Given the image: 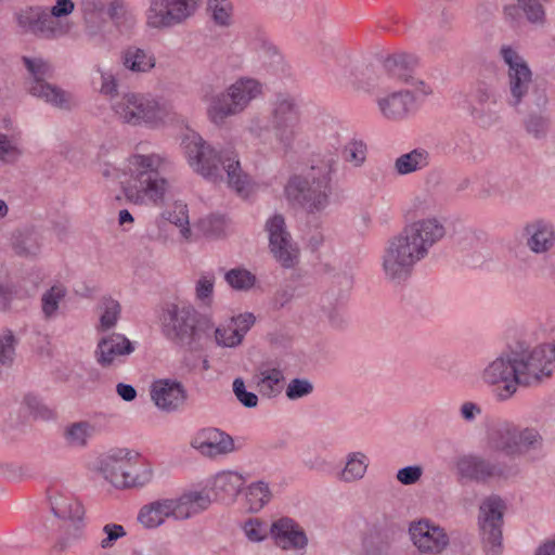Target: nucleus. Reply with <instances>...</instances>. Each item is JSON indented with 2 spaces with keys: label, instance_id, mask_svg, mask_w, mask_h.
<instances>
[{
  "label": "nucleus",
  "instance_id": "obj_1",
  "mask_svg": "<svg viewBox=\"0 0 555 555\" xmlns=\"http://www.w3.org/2000/svg\"><path fill=\"white\" fill-rule=\"evenodd\" d=\"M446 235L444 225L436 218L415 221L390 237L383 250L382 269L387 281L401 284L413 273L417 262Z\"/></svg>",
  "mask_w": 555,
  "mask_h": 555
},
{
  "label": "nucleus",
  "instance_id": "obj_2",
  "mask_svg": "<svg viewBox=\"0 0 555 555\" xmlns=\"http://www.w3.org/2000/svg\"><path fill=\"white\" fill-rule=\"evenodd\" d=\"M181 145L189 165L196 173L214 183L225 180L238 194L246 190L248 176L243 172L235 152L217 151L193 130L183 134Z\"/></svg>",
  "mask_w": 555,
  "mask_h": 555
},
{
  "label": "nucleus",
  "instance_id": "obj_3",
  "mask_svg": "<svg viewBox=\"0 0 555 555\" xmlns=\"http://www.w3.org/2000/svg\"><path fill=\"white\" fill-rule=\"evenodd\" d=\"M171 162L157 153H134L127 159L130 182L124 188L126 198L137 205H162L169 189L166 177Z\"/></svg>",
  "mask_w": 555,
  "mask_h": 555
},
{
  "label": "nucleus",
  "instance_id": "obj_4",
  "mask_svg": "<svg viewBox=\"0 0 555 555\" xmlns=\"http://www.w3.org/2000/svg\"><path fill=\"white\" fill-rule=\"evenodd\" d=\"M338 156L326 153L313 162L302 175L289 178L285 194L289 202L299 205L308 214H319L330 204L332 176L337 171Z\"/></svg>",
  "mask_w": 555,
  "mask_h": 555
},
{
  "label": "nucleus",
  "instance_id": "obj_5",
  "mask_svg": "<svg viewBox=\"0 0 555 555\" xmlns=\"http://www.w3.org/2000/svg\"><path fill=\"white\" fill-rule=\"evenodd\" d=\"M162 322L164 335L189 350L197 349L202 338L212 335L211 318L199 313L192 306L168 305L163 312Z\"/></svg>",
  "mask_w": 555,
  "mask_h": 555
},
{
  "label": "nucleus",
  "instance_id": "obj_6",
  "mask_svg": "<svg viewBox=\"0 0 555 555\" xmlns=\"http://www.w3.org/2000/svg\"><path fill=\"white\" fill-rule=\"evenodd\" d=\"M519 386L532 387L550 378L555 370V345L530 348L525 343L512 347Z\"/></svg>",
  "mask_w": 555,
  "mask_h": 555
},
{
  "label": "nucleus",
  "instance_id": "obj_7",
  "mask_svg": "<svg viewBox=\"0 0 555 555\" xmlns=\"http://www.w3.org/2000/svg\"><path fill=\"white\" fill-rule=\"evenodd\" d=\"M261 92V85L251 78H242L227 91L211 99L208 114L214 124H222L225 118L243 112L249 102Z\"/></svg>",
  "mask_w": 555,
  "mask_h": 555
},
{
  "label": "nucleus",
  "instance_id": "obj_8",
  "mask_svg": "<svg viewBox=\"0 0 555 555\" xmlns=\"http://www.w3.org/2000/svg\"><path fill=\"white\" fill-rule=\"evenodd\" d=\"M22 62L33 80L28 87L31 95L42 99L48 104L59 108L69 111L75 105L73 95L59 88L48 83L47 78L52 77V66L41 57L23 56Z\"/></svg>",
  "mask_w": 555,
  "mask_h": 555
},
{
  "label": "nucleus",
  "instance_id": "obj_9",
  "mask_svg": "<svg viewBox=\"0 0 555 555\" xmlns=\"http://www.w3.org/2000/svg\"><path fill=\"white\" fill-rule=\"evenodd\" d=\"M204 0H149L146 23L151 28L168 29L193 17Z\"/></svg>",
  "mask_w": 555,
  "mask_h": 555
},
{
  "label": "nucleus",
  "instance_id": "obj_10",
  "mask_svg": "<svg viewBox=\"0 0 555 555\" xmlns=\"http://www.w3.org/2000/svg\"><path fill=\"white\" fill-rule=\"evenodd\" d=\"M492 441L498 451L509 456L526 455L543 446V437L535 428H520L507 423L495 429Z\"/></svg>",
  "mask_w": 555,
  "mask_h": 555
},
{
  "label": "nucleus",
  "instance_id": "obj_11",
  "mask_svg": "<svg viewBox=\"0 0 555 555\" xmlns=\"http://www.w3.org/2000/svg\"><path fill=\"white\" fill-rule=\"evenodd\" d=\"M505 504L498 495L487 498L479 507V530L486 555H501Z\"/></svg>",
  "mask_w": 555,
  "mask_h": 555
},
{
  "label": "nucleus",
  "instance_id": "obj_12",
  "mask_svg": "<svg viewBox=\"0 0 555 555\" xmlns=\"http://www.w3.org/2000/svg\"><path fill=\"white\" fill-rule=\"evenodd\" d=\"M115 116L124 124L139 126L156 124L162 119L157 101L138 93H126L112 103Z\"/></svg>",
  "mask_w": 555,
  "mask_h": 555
},
{
  "label": "nucleus",
  "instance_id": "obj_13",
  "mask_svg": "<svg viewBox=\"0 0 555 555\" xmlns=\"http://www.w3.org/2000/svg\"><path fill=\"white\" fill-rule=\"evenodd\" d=\"M512 347L503 351L493 361L488 363L481 373V379L489 386H496L494 390L499 401L511 399L517 391L516 365L514 362Z\"/></svg>",
  "mask_w": 555,
  "mask_h": 555
},
{
  "label": "nucleus",
  "instance_id": "obj_14",
  "mask_svg": "<svg viewBox=\"0 0 555 555\" xmlns=\"http://www.w3.org/2000/svg\"><path fill=\"white\" fill-rule=\"evenodd\" d=\"M274 138L284 152L292 150L299 132V111L295 101L287 96L278 98L271 118Z\"/></svg>",
  "mask_w": 555,
  "mask_h": 555
},
{
  "label": "nucleus",
  "instance_id": "obj_15",
  "mask_svg": "<svg viewBox=\"0 0 555 555\" xmlns=\"http://www.w3.org/2000/svg\"><path fill=\"white\" fill-rule=\"evenodd\" d=\"M266 230L269 233V247L275 260L285 269L294 268L298 263L299 249L286 229L284 217L275 214L266 222Z\"/></svg>",
  "mask_w": 555,
  "mask_h": 555
},
{
  "label": "nucleus",
  "instance_id": "obj_16",
  "mask_svg": "<svg viewBox=\"0 0 555 555\" xmlns=\"http://www.w3.org/2000/svg\"><path fill=\"white\" fill-rule=\"evenodd\" d=\"M455 469L461 480L476 483H488L493 479L506 477L505 466L501 462L475 453L459 456Z\"/></svg>",
  "mask_w": 555,
  "mask_h": 555
},
{
  "label": "nucleus",
  "instance_id": "obj_17",
  "mask_svg": "<svg viewBox=\"0 0 555 555\" xmlns=\"http://www.w3.org/2000/svg\"><path fill=\"white\" fill-rule=\"evenodd\" d=\"M500 54L508 66V87L511 96L508 103L517 107L528 94L532 85V73L524 60L512 47L503 46Z\"/></svg>",
  "mask_w": 555,
  "mask_h": 555
},
{
  "label": "nucleus",
  "instance_id": "obj_18",
  "mask_svg": "<svg viewBox=\"0 0 555 555\" xmlns=\"http://www.w3.org/2000/svg\"><path fill=\"white\" fill-rule=\"evenodd\" d=\"M409 534L414 546L423 554H440L450 543L446 530L428 519L412 521Z\"/></svg>",
  "mask_w": 555,
  "mask_h": 555
},
{
  "label": "nucleus",
  "instance_id": "obj_19",
  "mask_svg": "<svg viewBox=\"0 0 555 555\" xmlns=\"http://www.w3.org/2000/svg\"><path fill=\"white\" fill-rule=\"evenodd\" d=\"M17 24L24 31L44 39H55L67 33L66 27L40 7L30 8L18 14Z\"/></svg>",
  "mask_w": 555,
  "mask_h": 555
},
{
  "label": "nucleus",
  "instance_id": "obj_20",
  "mask_svg": "<svg viewBox=\"0 0 555 555\" xmlns=\"http://www.w3.org/2000/svg\"><path fill=\"white\" fill-rule=\"evenodd\" d=\"M150 392L154 404L166 413L182 410L189 397L183 384L170 378L155 380L151 386Z\"/></svg>",
  "mask_w": 555,
  "mask_h": 555
},
{
  "label": "nucleus",
  "instance_id": "obj_21",
  "mask_svg": "<svg viewBox=\"0 0 555 555\" xmlns=\"http://www.w3.org/2000/svg\"><path fill=\"white\" fill-rule=\"evenodd\" d=\"M417 63L418 59L414 54L397 52L384 61V68L389 77L414 87L425 95L430 94L431 89L423 80L414 77Z\"/></svg>",
  "mask_w": 555,
  "mask_h": 555
},
{
  "label": "nucleus",
  "instance_id": "obj_22",
  "mask_svg": "<svg viewBox=\"0 0 555 555\" xmlns=\"http://www.w3.org/2000/svg\"><path fill=\"white\" fill-rule=\"evenodd\" d=\"M133 351V344L125 335L112 333L98 341L94 358L101 367L109 369L120 364L122 358Z\"/></svg>",
  "mask_w": 555,
  "mask_h": 555
},
{
  "label": "nucleus",
  "instance_id": "obj_23",
  "mask_svg": "<svg viewBox=\"0 0 555 555\" xmlns=\"http://www.w3.org/2000/svg\"><path fill=\"white\" fill-rule=\"evenodd\" d=\"M526 246L535 255H544L555 247V224L546 218H534L522 229Z\"/></svg>",
  "mask_w": 555,
  "mask_h": 555
},
{
  "label": "nucleus",
  "instance_id": "obj_24",
  "mask_svg": "<svg viewBox=\"0 0 555 555\" xmlns=\"http://www.w3.org/2000/svg\"><path fill=\"white\" fill-rule=\"evenodd\" d=\"M498 106V98L495 92L485 86L479 85L472 94L470 115L474 120L481 127H491L500 119Z\"/></svg>",
  "mask_w": 555,
  "mask_h": 555
},
{
  "label": "nucleus",
  "instance_id": "obj_25",
  "mask_svg": "<svg viewBox=\"0 0 555 555\" xmlns=\"http://www.w3.org/2000/svg\"><path fill=\"white\" fill-rule=\"evenodd\" d=\"M256 318L253 313L246 312L233 317L229 324L214 326L212 335L218 346L235 348L242 344L244 336L254 325Z\"/></svg>",
  "mask_w": 555,
  "mask_h": 555
},
{
  "label": "nucleus",
  "instance_id": "obj_26",
  "mask_svg": "<svg viewBox=\"0 0 555 555\" xmlns=\"http://www.w3.org/2000/svg\"><path fill=\"white\" fill-rule=\"evenodd\" d=\"M275 544L283 550H301L308 544L304 529L292 518L282 517L270 527Z\"/></svg>",
  "mask_w": 555,
  "mask_h": 555
},
{
  "label": "nucleus",
  "instance_id": "obj_27",
  "mask_svg": "<svg viewBox=\"0 0 555 555\" xmlns=\"http://www.w3.org/2000/svg\"><path fill=\"white\" fill-rule=\"evenodd\" d=\"M259 392L267 398H274L283 390L285 376L279 363L258 364L253 377Z\"/></svg>",
  "mask_w": 555,
  "mask_h": 555
},
{
  "label": "nucleus",
  "instance_id": "obj_28",
  "mask_svg": "<svg viewBox=\"0 0 555 555\" xmlns=\"http://www.w3.org/2000/svg\"><path fill=\"white\" fill-rule=\"evenodd\" d=\"M124 468H126L124 478L115 476L116 482L121 485V489L143 487L152 480L151 465L137 452L129 450Z\"/></svg>",
  "mask_w": 555,
  "mask_h": 555
},
{
  "label": "nucleus",
  "instance_id": "obj_29",
  "mask_svg": "<svg viewBox=\"0 0 555 555\" xmlns=\"http://www.w3.org/2000/svg\"><path fill=\"white\" fill-rule=\"evenodd\" d=\"M415 99L411 91L399 90L377 100L383 117L399 121L408 117Z\"/></svg>",
  "mask_w": 555,
  "mask_h": 555
},
{
  "label": "nucleus",
  "instance_id": "obj_30",
  "mask_svg": "<svg viewBox=\"0 0 555 555\" xmlns=\"http://www.w3.org/2000/svg\"><path fill=\"white\" fill-rule=\"evenodd\" d=\"M211 501L208 494L199 491H191L178 499H169L171 517L184 520L205 511Z\"/></svg>",
  "mask_w": 555,
  "mask_h": 555
},
{
  "label": "nucleus",
  "instance_id": "obj_31",
  "mask_svg": "<svg viewBox=\"0 0 555 555\" xmlns=\"http://www.w3.org/2000/svg\"><path fill=\"white\" fill-rule=\"evenodd\" d=\"M192 446L209 457L228 454L234 450L232 437L216 428L205 430Z\"/></svg>",
  "mask_w": 555,
  "mask_h": 555
},
{
  "label": "nucleus",
  "instance_id": "obj_32",
  "mask_svg": "<svg viewBox=\"0 0 555 555\" xmlns=\"http://www.w3.org/2000/svg\"><path fill=\"white\" fill-rule=\"evenodd\" d=\"M245 483L244 478L236 472L228 470L218 473L212 482L216 498L223 503L234 502Z\"/></svg>",
  "mask_w": 555,
  "mask_h": 555
},
{
  "label": "nucleus",
  "instance_id": "obj_33",
  "mask_svg": "<svg viewBox=\"0 0 555 555\" xmlns=\"http://www.w3.org/2000/svg\"><path fill=\"white\" fill-rule=\"evenodd\" d=\"M11 246L20 257H35L41 249V236L31 228L16 229L11 234Z\"/></svg>",
  "mask_w": 555,
  "mask_h": 555
},
{
  "label": "nucleus",
  "instance_id": "obj_34",
  "mask_svg": "<svg viewBox=\"0 0 555 555\" xmlns=\"http://www.w3.org/2000/svg\"><path fill=\"white\" fill-rule=\"evenodd\" d=\"M430 164V154L426 149L416 147L396 158L393 169L399 176H408L426 169Z\"/></svg>",
  "mask_w": 555,
  "mask_h": 555
},
{
  "label": "nucleus",
  "instance_id": "obj_35",
  "mask_svg": "<svg viewBox=\"0 0 555 555\" xmlns=\"http://www.w3.org/2000/svg\"><path fill=\"white\" fill-rule=\"evenodd\" d=\"M127 455H129V450L118 449L111 451L100 461V470L102 475L116 488L121 489V485L116 482L115 476L124 478V472L126 468L121 467L126 466Z\"/></svg>",
  "mask_w": 555,
  "mask_h": 555
},
{
  "label": "nucleus",
  "instance_id": "obj_36",
  "mask_svg": "<svg viewBox=\"0 0 555 555\" xmlns=\"http://www.w3.org/2000/svg\"><path fill=\"white\" fill-rule=\"evenodd\" d=\"M124 67L132 73H147L155 67V56L144 49L130 46L121 53Z\"/></svg>",
  "mask_w": 555,
  "mask_h": 555
},
{
  "label": "nucleus",
  "instance_id": "obj_37",
  "mask_svg": "<svg viewBox=\"0 0 555 555\" xmlns=\"http://www.w3.org/2000/svg\"><path fill=\"white\" fill-rule=\"evenodd\" d=\"M169 517H171L170 504L169 499H166L144 505L138 515V520L145 528L151 529L160 526Z\"/></svg>",
  "mask_w": 555,
  "mask_h": 555
},
{
  "label": "nucleus",
  "instance_id": "obj_38",
  "mask_svg": "<svg viewBox=\"0 0 555 555\" xmlns=\"http://www.w3.org/2000/svg\"><path fill=\"white\" fill-rule=\"evenodd\" d=\"M95 427L87 421L75 422L64 428L63 437L70 448H85L94 435Z\"/></svg>",
  "mask_w": 555,
  "mask_h": 555
},
{
  "label": "nucleus",
  "instance_id": "obj_39",
  "mask_svg": "<svg viewBox=\"0 0 555 555\" xmlns=\"http://www.w3.org/2000/svg\"><path fill=\"white\" fill-rule=\"evenodd\" d=\"M66 295L67 289L61 283L52 285L41 295V312L46 320L56 318L60 304Z\"/></svg>",
  "mask_w": 555,
  "mask_h": 555
},
{
  "label": "nucleus",
  "instance_id": "obj_40",
  "mask_svg": "<svg viewBox=\"0 0 555 555\" xmlns=\"http://www.w3.org/2000/svg\"><path fill=\"white\" fill-rule=\"evenodd\" d=\"M52 511L56 517L70 520H81L85 514L82 504L72 496L55 499Z\"/></svg>",
  "mask_w": 555,
  "mask_h": 555
},
{
  "label": "nucleus",
  "instance_id": "obj_41",
  "mask_svg": "<svg viewBox=\"0 0 555 555\" xmlns=\"http://www.w3.org/2000/svg\"><path fill=\"white\" fill-rule=\"evenodd\" d=\"M366 468V456L363 453H350L348 455L345 468L340 473V479L345 482L359 480L364 476Z\"/></svg>",
  "mask_w": 555,
  "mask_h": 555
},
{
  "label": "nucleus",
  "instance_id": "obj_42",
  "mask_svg": "<svg viewBox=\"0 0 555 555\" xmlns=\"http://www.w3.org/2000/svg\"><path fill=\"white\" fill-rule=\"evenodd\" d=\"M102 314L100 318V328L107 331L113 328L121 313V307L119 302L112 297H103L100 304Z\"/></svg>",
  "mask_w": 555,
  "mask_h": 555
},
{
  "label": "nucleus",
  "instance_id": "obj_43",
  "mask_svg": "<svg viewBox=\"0 0 555 555\" xmlns=\"http://www.w3.org/2000/svg\"><path fill=\"white\" fill-rule=\"evenodd\" d=\"M247 501L249 508L254 512L261 509L271 499V492L268 483L257 481L248 487Z\"/></svg>",
  "mask_w": 555,
  "mask_h": 555
},
{
  "label": "nucleus",
  "instance_id": "obj_44",
  "mask_svg": "<svg viewBox=\"0 0 555 555\" xmlns=\"http://www.w3.org/2000/svg\"><path fill=\"white\" fill-rule=\"evenodd\" d=\"M164 218L168 220L170 223L180 228V233L184 238H189L191 236V229L189 227V215L188 207L184 204H175L172 210H167L164 212Z\"/></svg>",
  "mask_w": 555,
  "mask_h": 555
},
{
  "label": "nucleus",
  "instance_id": "obj_45",
  "mask_svg": "<svg viewBox=\"0 0 555 555\" xmlns=\"http://www.w3.org/2000/svg\"><path fill=\"white\" fill-rule=\"evenodd\" d=\"M208 11L215 24L221 27L230 26L232 4L229 0H208Z\"/></svg>",
  "mask_w": 555,
  "mask_h": 555
},
{
  "label": "nucleus",
  "instance_id": "obj_46",
  "mask_svg": "<svg viewBox=\"0 0 555 555\" xmlns=\"http://www.w3.org/2000/svg\"><path fill=\"white\" fill-rule=\"evenodd\" d=\"M341 156L353 167H361L366 159V145L361 140H352L344 146Z\"/></svg>",
  "mask_w": 555,
  "mask_h": 555
},
{
  "label": "nucleus",
  "instance_id": "obj_47",
  "mask_svg": "<svg viewBox=\"0 0 555 555\" xmlns=\"http://www.w3.org/2000/svg\"><path fill=\"white\" fill-rule=\"evenodd\" d=\"M228 284L237 291H247L251 288L256 282V278L246 269H231L225 273Z\"/></svg>",
  "mask_w": 555,
  "mask_h": 555
},
{
  "label": "nucleus",
  "instance_id": "obj_48",
  "mask_svg": "<svg viewBox=\"0 0 555 555\" xmlns=\"http://www.w3.org/2000/svg\"><path fill=\"white\" fill-rule=\"evenodd\" d=\"M17 340L11 331L0 334V365L10 366L15 358Z\"/></svg>",
  "mask_w": 555,
  "mask_h": 555
},
{
  "label": "nucleus",
  "instance_id": "obj_49",
  "mask_svg": "<svg viewBox=\"0 0 555 555\" xmlns=\"http://www.w3.org/2000/svg\"><path fill=\"white\" fill-rule=\"evenodd\" d=\"M214 285L215 276L212 274L202 275L196 282L195 296L204 306H210L212 302Z\"/></svg>",
  "mask_w": 555,
  "mask_h": 555
},
{
  "label": "nucleus",
  "instance_id": "obj_50",
  "mask_svg": "<svg viewBox=\"0 0 555 555\" xmlns=\"http://www.w3.org/2000/svg\"><path fill=\"white\" fill-rule=\"evenodd\" d=\"M243 531L250 542H262L268 537L267 524L259 518H249L245 521Z\"/></svg>",
  "mask_w": 555,
  "mask_h": 555
},
{
  "label": "nucleus",
  "instance_id": "obj_51",
  "mask_svg": "<svg viewBox=\"0 0 555 555\" xmlns=\"http://www.w3.org/2000/svg\"><path fill=\"white\" fill-rule=\"evenodd\" d=\"M313 392V385L306 378H294L292 379L286 388V397L289 400H298L307 397Z\"/></svg>",
  "mask_w": 555,
  "mask_h": 555
},
{
  "label": "nucleus",
  "instance_id": "obj_52",
  "mask_svg": "<svg viewBox=\"0 0 555 555\" xmlns=\"http://www.w3.org/2000/svg\"><path fill=\"white\" fill-rule=\"evenodd\" d=\"M518 7L525 12L527 20L531 23H541L545 12L539 0H517Z\"/></svg>",
  "mask_w": 555,
  "mask_h": 555
},
{
  "label": "nucleus",
  "instance_id": "obj_53",
  "mask_svg": "<svg viewBox=\"0 0 555 555\" xmlns=\"http://www.w3.org/2000/svg\"><path fill=\"white\" fill-rule=\"evenodd\" d=\"M233 392L236 399L246 408H256L258 404V397L251 391H247L245 383L242 378L237 377L233 380Z\"/></svg>",
  "mask_w": 555,
  "mask_h": 555
},
{
  "label": "nucleus",
  "instance_id": "obj_54",
  "mask_svg": "<svg viewBox=\"0 0 555 555\" xmlns=\"http://www.w3.org/2000/svg\"><path fill=\"white\" fill-rule=\"evenodd\" d=\"M103 532L106 534V537L100 543L102 548L112 547L118 539L126 535L125 528L117 524H106L103 527Z\"/></svg>",
  "mask_w": 555,
  "mask_h": 555
},
{
  "label": "nucleus",
  "instance_id": "obj_55",
  "mask_svg": "<svg viewBox=\"0 0 555 555\" xmlns=\"http://www.w3.org/2000/svg\"><path fill=\"white\" fill-rule=\"evenodd\" d=\"M423 474V468L418 465L405 466L397 472V479L404 486L416 483Z\"/></svg>",
  "mask_w": 555,
  "mask_h": 555
},
{
  "label": "nucleus",
  "instance_id": "obj_56",
  "mask_svg": "<svg viewBox=\"0 0 555 555\" xmlns=\"http://www.w3.org/2000/svg\"><path fill=\"white\" fill-rule=\"evenodd\" d=\"M223 217L211 215L202 221V228L207 235L218 236L223 231Z\"/></svg>",
  "mask_w": 555,
  "mask_h": 555
},
{
  "label": "nucleus",
  "instance_id": "obj_57",
  "mask_svg": "<svg viewBox=\"0 0 555 555\" xmlns=\"http://www.w3.org/2000/svg\"><path fill=\"white\" fill-rule=\"evenodd\" d=\"M25 402L36 417L49 420L53 416L52 411L44 406L36 397L27 396Z\"/></svg>",
  "mask_w": 555,
  "mask_h": 555
},
{
  "label": "nucleus",
  "instance_id": "obj_58",
  "mask_svg": "<svg viewBox=\"0 0 555 555\" xmlns=\"http://www.w3.org/2000/svg\"><path fill=\"white\" fill-rule=\"evenodd\" d=\"M526 130L534 138H540L545 133L546 121L541 116H529V118L526 120Z\"/></svg>",
  "mask_w": 555,
  "mask_h": 555
},
{
  "label": "nucleus",
  "instance_id": "obj_59",
  "mask_svg": "<svg viewBox=\"0 0 555 555\" xmlns=\"http://www.w3.org/2000/svg\"><path fill=\"white\" fill-rule=\"evenodd\" d=\"M472 138L467 133L456 134L451 142L454 154L464 155L470 152Z\"/></svg>",
  "mask_w": 555,
  "mask_h": 555
},
{
  "label": "nucleus",
  "instance_id": "obj_60",
  "mask_svg": "<svg viewBox=\"0 0 555 555\" xmlns=\"http://www.w3.org/2000/svg\"><path fill=\"white\" fill-rule=\"evenodd\" d=\"M17 152V138L0 133V159Z\"/></svg>",
  "mask_w": 555,
  "mask_h": 555
},
{
  "label": "nucleus",
  "instance_id": "obj_61",
  "mask_svg": "<svg viewBox=\"0 0 555 555\" xmlns=\"http://www.w3.org/2000/svg\"><path fill=\"white\" fill-rule=\"evenodd\" d=\"M101 92L105 95L117 94L118 83L115 76L108 72H101Z\"/></svg>",
  "mask_w": 555,
  "mask_h": 555
},
{
  "label": "nucleus",
  "instance_id": "obj_62",
  "mask_svg": "<svg viewBox=\"0 0 555 555\" xmlns=\"http://www.w3.org/2000/svg\"><path fill=\"white\" fill-rule=\"evenodd\" d=\"M74 2L72 0H56L55 5H53L49 12L51 16L55 20L62 16L69 15L74 11Z\"/></svg>",
  "mask_w": 555,
  "mask_h": 555
},
{
  "label": "nucleus",
  "instance_id": "obj_63",
  "mask_svg": "<svg viewBox=\"0 0 555 555\" xmlns=\"http://www.w3.org/2000/svg\"><path fill=\"white\" fill-rule=\"evenodd\" d=\"M461 417L466 422H474L481 414V408L472 401L464 402L460 408Z\"/></svg>",
  "mask_w": 555,
  "mask_h": 555
},
{
  "label": "nucleus",
  "instance_id": "obj_64",
  "mask_svg": "<svg viewBox=\"0 0 555 555\" xmlns=\"http://www.w3.org/2000/svg\"><path fill=\"white\" fill-rule=\"evenodd\" d=\"M126 14V7L122 0H113L108 4L107 15L115 23H119Z\"/></svg>",
  "mask_w": 555,
  "mask_h": 555
}]
</instances>
